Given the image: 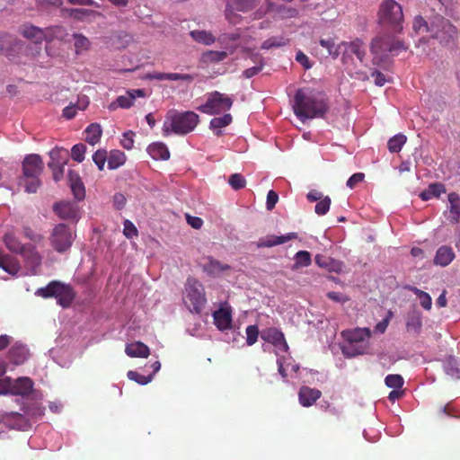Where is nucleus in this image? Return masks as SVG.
Segmentation results:
<instances>
[{
	"label": "nucleus",
	"mask_w": 460,
	"mask_h": 460,
	"mask_svg": "<svg viewBox=\"0 0 460 460\" xmlns=\"http://www.w3.org/2000/svg\"><path fill=\"white\" fill-rule=\"evenodd\" d=\"M328 109V103L323 98L307 94L304 90L296 92L293 110L302 121L306 119L322 118Z\"/></svg>",
	"instance_id": "nucleus-2"
},
{
	"label": "nucleus",
	"mask_w": 460,
	"mask_h": 460,
	"mask_svg": "<svg viewBox=\"0 0 460 460\" xmlns=\"http://www.w3.org/2000/svg\"><path fill=\"white\" fill-rule=\"evenodd\" d=\"M123 225H124L123 234L127 238L131 239L133 237L137 236L138 231L137 229V227L135 226V225L131 221L126 219L124 221Z\"/></svg>",
	"instance_id": "nucleus-55"
},
{
	"label": "nucleus",
	"mask_w": 460,
	"mask_h": 460,
	"mask_svg": "<svg viewBox=\"0 0 460 460\" xmlns=\"http://www.w3.org/2000/svg\"><path fill=\"white\" fill-rule=\"evenodd\" d=\"M50 161L58 165H66L68 162V152L64 148H54L49 152Z\"/></svg>",
	"instance_id": "nucleus-36"
},
{
	"label": "nucleus",
	"mask_w": 460,
	"mask_h": 460,
	"mask_svg": "<svg viewBox=\"0 0 460 460\" xmlns=\"http://www.w3.org/2000/svg\"><path fill=\"white\" fill-rule=\"evenodd\" d=\"M321 395L322 393L318 389L302 386L298 394L299 402L305 407H309L313 405Z\"/></svg>",
	"instance_id": "nucleus-20"
},
{
	"label": "nucleus",
	"mask_w": 460,
	"mask_h": 460,
	"mask_svg": "<svg viewBox=\"0 0 460 460\" xmlns=\"http://www.w3.org/2000/svg\"><path fill=\"white\" fill-rule=\"evenodd\" d=\"M286 44V40L283 37H270L265 41H263L261 45V49H270L273 48L282 47Z\"/></svg>",
	"instance_id": "nucleus-48"
},
{
	"label": "nucleus",
	"mask_w": 460,
	"mask_h": 460,
	"mask_svg": "<svg viewBox=\"0 0 460 460\" xmlns=\"http://www.w3.org/2000/svg\"><path fill=\"white\" fill-rule=\"evenodd\" d=\"M294 261L295 263L292 267L293 270L307 267L312 262L311 254L307 251H299L295 254Z\"/></svg>",
	"instance_id": "nucleus-37"
},
{
	"label": "nucleus",
	"mask_w": 460,
	"mask_h": 460,
	"mask_svg": "<svg viewBox=\"0 0 460 460\" xmlns=\"http://www.w3.org/2000/svg\"><path fill=\"white\" fill-rule=\"evenodd\" d=\"M93 160L95 164L98 166L100 171H102L105 165L106 161L108 162V155L106 150L99 149L97 150L93 155Z\"/></svg>",
	"instance_id": "nucleus-50"
},
{
	"label": "nucleus",
	"mask_w": 460,
	"mask_h": 460,
	"mask_svg": "<svg viewBox=\"0 0 460 460\" xmlns=\"http://www.w3.org/2000/svg\"><path fill=\"white\" fill-rule=\"evenodd\" d=\"M8 358L13 364L22 365L28 358V349L23 345H13L8 351Z\"/></svg>",
	"instance_id": "nucleus-25"
},
{
	"label": "nucleus",
	"mask_w": 460,
	"mask_h": 460,
	"mask_svg": "<svg viewBox=\"0 0 460 460\" xmlns=\"http://www.w3.org/2000/svg\"><path fill=\"white\" fill-rule=\"evenodd\" d=\"M455 257L456 254L452 247L443 245L438 249L434 258V263L441 267H446L453 261Z\"/></svg>",
	"instance_id": "nucleus-22"
},
{
	"label": "nucleus",
	"mask_w": 460,
	"mask_h": 460,
	"mask_svg": "<svg viewBox=\"0 0 460 460\" xmlns=\"http://www.w3.org/2000/svg\"><path fill=\"white\" fill-rule=\"evenodd\" d=\"M147 152L155 160H168L170 158V152L165 144L162 142H155L148 146Z\"/></svg>",
	"instance_id": "nucleus-27"
},
{
	"label": "nucleus",
	"mask_w": 460,
	"mask_h": 460,
	"mask_svg": "<svg viewBox=\"0 0 460 460\" xmlns=\"http://www.w3.org/2000/svg\"><path fill=\"white\" fill-rule=\"evenodd\" d=\"M64 12L69 17H72L78 21H82L85 17H88L90 15H94V14L100 15L99 13L93 11V10H87V9L68 8V9H65Z\"/></svg>",
	"instance_id": "nucleus-38"
},
{
	"label": "nucleus",
	"mask_w": 460,
	"mask_h": 460,
	"mask_svg": "<svg viewBox=\"0 0 460 460\" xmlns=\"http://www.w3.org/2000/svg\"><path fill=\"white\" fill-rule=\"evenodd\" d=\"M408 331L413 330L414 332H420L421 328V320L419 316L409 317L406 323Z\"/></svg>",
	"instance_id": "nucleus-59"
},
{
	"label": "nucleus",
	"mask_w": 460,
	"mask_h": 460,
	"mask_svg": "<svg viewBox=\"0 0 460 460\" xmlns=\"http://www.w3.org/2000/svg\"><path fill=\"white\" fill-rule=\"evenodd\" d=\"M245 332H246L247 345H249V346L253 345L257 341L258 336L260 333L258 326L255 324L249 325V326H247Z\"/></svg>",
	"instance_id": "nucleus-51"
},
{
	"label": "nucleus",
	"mask_w": 460,
	"mask_h": 460,
	"mask_svg": "<svg viewBox=\"0 0 460 460\" xmlns=\"http://www.w3.org/2000/svg\"><path fill=\"white\" fill-rule=\"evenodd\" d=\"M72 192L75 198L78 200H82L85 196V190L83 182L70 185Z\"/></svg>",
	"instance_id": "nucleus-60"
},
{
	"label": "nucleus",
	"mask_w": 460,
	"mask_h": 460,
	"mask_svg": "<svg viewBox=\"0 0 460 460\" xmlns=\"http://www.w3.org/2000/svg\"><path fill=\"white\" fill-rule=\"evenodd\" d=\"M214 323L220 331H226L231 328L232 313L229 308L220 307L213 313Z\"/></svg>",
	"instance_id": "nucleus-16"
},
{
	"label": "nucleus",
	"mask_w": 460,
	"mask_h": 460,
	"mask_svg": "<svg viewBox=\"0 0 460 460\" xmlns=\"http://www.w3.org/2000/svg\"><path fill=\"white\" fill-rule=\"evenodd\" d=\"M409 290L413 292L420 298V305L424 309L429 310L431 308L432 300L428 293L417 288L416 287H411L409 288Z\"/></svg>",
	"instance_id": "nucleus-42"
},
{
	"label": "nucleus",
	"mask_w": 460,
	"mask_h": 460,
	"mask_svg": "<svg viewBox=\"0 0 460 460\" xmlns=\"http://www.w3.org/2000/svg\"><path fill=\"white\" fill-rule=\"evenodd\" d=\"M12 384L13 379L11 377L0 379V394H12Z\"/></svg>",
	"instance_id": "nucleus-57"
},
{
	"label": "nucleus",
	"mask_w": 460,
	"mask_h": 460,
	"mask_svg": "<svg viewBox=\"0 0 460 460\" xmlns=\"http://www.w3.org/2000/svg\"><path fill=\"white\" fill-rule=\"evenodd\" d=\"M385 385L394 388L401 389L403 385V378L400 375H388L385 379Z\"/></svg>",
	"instance_id": "nucleus-46"
},
{
	"label": "nucleus",
	"mask_w": 460,
	"mask_h": 460,
	"mask_svg": "<svg viewBox=\"0 0 460 460\" xmlns=\"http://www.w3.org/2000/svg\"><path fill=\"white\" fill-rule=\"evenodd\" d=\"M85 151L86 146L84 144H76L71 149V156L75 162L81 163L84 159Z\"/></svg>",
	"instance_id": "nucleus-49"
},
{
	"label": "nucleus",
	"mask_w": 460,
	"mask_h": 460,
	"mask_svg": "<svg viewBox=\"0 0 460 460\" xmlns=\"http://www.w3.org/2000/svg\"><path fill=\"white\" fill-rule=\"evenodd\" d=\"M261 337L263 341L274 345L277 355H279V351L286 352L288 350L285 335L278 329L268 328L263 330L261 333Z\"/></svg>",
	"instance_id": "nucleus-13"
},
{
	"label": "nucleus",
	"mask_w": 460,
	"mask_h": 460,
	"mask_svg": "<svg viewBox=\"0 0 460 460\" xmlns=\"http://www.w3.org/2000/svg\"><path fill=\"white\" fill-rule=\"evenodd\" d=\"M233 121V117L229 113H225L222 117H215L209 122V128L212 129L216 136L222 135L221 128L227 127Z\"/></svg>",
	"instance_id": "nucleus-28"
},
{
	"label": "nucleus",
	"mask_w": 460,
	"mask_h": 460,
	"mask_svg": "<svg viewBox=\"0 0 460 460\" xmlns=\"http://www.w3.org/2000/svg\"><path fill=\"white\" fill-rule=\"evenodd\" d=\"M371 332L368 328H356L354 330L342 332V336L349 342V346L344 347L342 349L343 354L349 357L364 354L368 349V346L367 344H360L357 347V345L364 342L365 339L369 338Z\"/></svg>",
	"instance_id": "nucleus-8"
},
{
	"label": "nucleus",
	"mask_w": 460,
	"mask_h": 460,
	"mask_svg": "<svg viewBox=\"0 0 460 460\" xmlns=\"http://www.w3.org/2000/svg\"><path fill=\"white\" fill-rule=\"evenodd\" d=\"M315 263L330 272L340 273L343 270V263L329 256L317 254L314 258Z\"/></svg>",
	"instance_id": "nucleus-18"
},
{
	"label": "nucleus",
	"mask_w": 460,
	"mask_h": 460,
	"mask_svg": "<svg viewBox=\"0 0 460 460\" xmlns=\"http://www.w3.org/2000/svg\"><path fill=\"white\" fill-rule=\"evenodd\" d=\"M53 211L63 220H77L79 218V208L74 202H57L53 205Z\"/></svg>",
	"instance_id": "nucleus-14"
},
{
	"label": "nucleus",
	"mask_w": 460,
	"mask_h": 460,
	"mask_svg": "<svg viewBox=\"0 0 460 460\" xmlns=\"http://www.w3.org/2000/svg\"><path fill=\"white\" fill-rule=\"evenodd\" d=\"M449 202V216L448 219L456 224L460 219V196L456 192H451L447 196Z\"/></svg>",
	"instance_id": "nucleus-26"
},
{
	"label": "nucleus",
	"mask_w": 460,
	"mask_h": 460,
	"mask_svg": "<svg viewBox=\"0 0 460 460\" xmlns=\"http://www.w3.org/2000/svg\"><path fill=\"white\" fill-rule=\"evenodd\" d=\"M446 192L445 185L440 182H435L420 192V198L426 201L432 198H438L442 193Z\"/></svg>",
	"instance_id": "nucleus-29"
},
{
	"label": "nucleus",
	"mask_w": 460,
	"mask_h": 460,
	"mask_svg": "<svg viewBox=\"0 0 460 460\" xmlns=\"http://www.w3.org/2000/svg\"><path fill=\"white\" fill-rule=\"evenodd\" d=\"M195 76L190 74H179V73H169V80L171 81H185L188 83H191L194 80Z\"/></svg>",
	"instance_id": "nucleus-61"
},
{
	"label": "nucleus",
	"mask_w": 460,
	"mask_h": 460,
	"mask_svg": "<svg viewBox=\"0 0 460 460\" xmlns=\"http://www.w3.org/2000/svg\"><path fill=\"white\" fill-rule=\"evenodd\" d=\"M22 33L25 38L32 40L37 44H40L44 40H49L46 31L33 25H24Z\"/></svg>",
	"instance_id": "nucleus-24"
},
{
	"label": "nucleus",
	"mask_w": 460,
	"mask_h": 460,
	"mask_svg": "<svg viewBox=\"0 0 460 460\" xmlns=\"http://www.w3.org/2000/svg\"><path fill=\"white\" fill-rule=\"evenodd\" d=\"M253 60L254 61H257L259 60V65L255 66H252V67H250V68H247L245 69L243 72V75L245 77V78H252V76L256 75L257 74H259L262 68H263V66H264V63H263V60H262V58L260 57L259 55H253Z\"/></svg>",
	"instance_id": "nucleus-43"
},
{
	"label": "nucleus",
	"mask_w": 460,
	"mask_h": 460,
	"mask_svg": "<svg viewBox=\"0 0 460 460\" xmlns=\"http://www.w3.org/2000/svg\"><path fill=\"white\" fill-rule=\"evenodd\" d=\"M406 137L402 134H397L388 141V149L391 153H398L406 142Z\"/></svg>",
	"instance_id": "nucleus-40"
},
{
	"label": "nucleus",
	"mask_w": 460,
	"mask_h": 460,
	"mask_svg": "<svg viewBox=\"0 0 460 460\" xmlns=\"http://www.w3.org/2000/svg\"><path fill=\"white\" fill-rule=\"evenodd\" d=\"M287 241L288 235H267L259 239V241L257 242V247H273L279 244L285 243Z\"/></svg>",
	"instance_id": "nucleus-32"
},
{
	"label": "nucleus",
	"mask_w": 460,
	"mask_h": 460,
	"mask_svg": "<svg viewBox=\"0 0 460 460\" xmlns=\"http://www.w3.org/2000/svg\"><path fill=\"white\" fill-rule=\"evenodd\" d=\"M412 28L416 32L429 30L427 22L421 16H416L414 18Z\"/></svg>",
	"instance_id": "nucleus-62"
},
{
	"label": "nucleus",
	"mask_w": 460,
	"mask_h": 460,
	"mask_svg": "<svg viewBox=\"0 0 460 460\" xmlns=\"http://www.w3.org/2000/svg\"><path fill=\"white\" fill-rule=\"evenodd\" d=\"M3 242L5 247L12 252L21 253L26 247L16 236L13 229H9L3 236Z\"/></svg>",
	"instance_id": "nucleus-21"
},
{
	"label": "nucleus",
	"mask_w": 460,
	"mask_h": 460,
	"mask_svg": "<svg viewBox=\"0 0 460 460\" xmlns=\"http://www.w3.org/2000/svg\"><path fill=\"white\" fill-rule=\"evenodd\" d=\"M74 241V235L70 227L66 224L57 225L49 236L51 246L58 252L67 251Z\"/></svg>",
	"instance_id": "nucleus-10"
},
{
	"label": "nucleus",
	"mask_w": 460,
	"mask_h": 460,
	"mask_svg": "<svg viewBox=\"0 0 460 460\" xmlns=\"http://www.w3.org/2000/svg\"><path fill=\"white\" fill-rule=\"evenodd\" d=\"M102 133V130L101 126L97 123H93L89 125L84 130L85 141L88 144L94 146L96 143L100 141Z\"/></svg>",
	"instance_id": "nucleus-31"
},
{
	"label": "nucleus",
	"mask_w": 460,
	"mask_h": 460,
	"mask_svg": "<svg viewBox=\"0 0 460 460\" xmlns=\"http://www.w3.org/2000/svg\"><path fill=\"white\" fill-rule=\"evenodd\" d=\"M74 37V40H75V52L76 54H80L82 53L83 51H85L87 50L89 48H90V41L89 40L84 36L83 34L81 33H75L73 35Z\"/></svg>",
	"instance_id": "nucleus-41"
},
{
	"label": "nucleus",
	"mask_w": 460,
	"mask_h": 460,
	"mask_svg": "<svg viewBox=\"0 0 460 460\" xmlns=\"http://www.w3.org/2000/svg\"><path fill=\"white\" fill-rule=\"evenodd\" d=\"M199 122V116L194 111L170 110L165 115L162 128L164 137L172 134L183 136L192 132Z\"/></svg>",
	"instance_id": "nucleus-1"
},
{
	"label": "nucleus",
	"mask_w": 460,
	"mask_h": 460,
	"mask_svg": "<svg viewBox=\"0 0 460 460\" xmlns=\"http://www.w3.org/2000/svg\"><path fill=\"white\" fill-rule=\"evenodd\" d=\"M295 59L305 70H309L314 66V62L301 50H297Z\"/></svg>",
	"instance_id": "nucleus-53"
},
{
	"label": "nucleus",
	"mask_w": 460,
	"mask_h": 460,
	"mask_svg": "<svg viewBox=\"0 0 460 460\" xmlns=\"http://www.w3.org/2000/svg\"><path fill=\"white\" fill-rule=\"evenodd\" d=\"M134 133L129 130V131H127L125 132L123 135H122V138L120 140V144L121 146L125 148V149H131L134 146V139H133V137H134Z\"/></svg>",
	"instance_id": "nucleus-58"
},
{
	"label": "nucleus",
	"mask_w": 460,
	"mask_h": 460,
	"mask_svg": "<svg viewBox=\"0 0 460 460\" xmlns=\"http://www.w3.org/2000/svg\"><path fill=\"white\" fill-rule=\"evenodd\" d=\"M128 379L135 381L136 383L145 385L153 380V375L143 376L137 371L129 370L127 373Z\"/></svg>",
	"instance_id": "nucleus-44"
},
{
	"label": "nucleus",
	"mask_w": 460,
	"mask_h": 460,
	"mask_svg": "<svg viewBox=\"0 0 460 460\" xmlns=\"http://www.w3.org/2000/svg\"><path fill=\"white\" fill-rule=\"evenodd\" d=\"M33 381L30 377H18L13 380L12 395H28L33 389Z\"/></svg>",
	"instance_id": "nucleus-19"
},
{
	"label": "nucleus",
	"mask_w": 460,
	"mask_h": 460,
	"mask_svg": "<svg viewBox=\"0 0 460 460\" xmlns=\"http://www.w3.org/2000/svg\"><path fill=\"white\" fill-rule=\"evenodd\" d=\"M279 200V195L276 191L270 190L267 194L266 208L268 210H272Z\"/></svg>",
	"instance_id": "nucleus-64"
},
{
	"label": "nucleus",
	"mask_w": 460,
	"mask_h": 460,
	"mask_svg": "<svg viewBox=\"0 0 460 460\" xmlns=\"http://www.w3.org/2000/svg\"><path fill=\"white\" fill-rule=\"evenodd\" d=\"M319 44L327 49L328 54L332 56L333 58H337L340 55V46H336L335 41L332 38L328 39H321L319 40Z\"/></svg>",
	"instance_id": "nucleus-39"
},
{
	"label": "nucleus",
	"mask_w": 460,
	"mask_h": 460,
	"mask_svg": "<svg viewBox=\"0 0 460 460\" xmlns=\"http://www.w3.org/2000/svg\"><path fill=\"white\" fill-rule=\"evenodd\" d=\"M190 35L196 42L204 44L206 46H210L216 41L215 36L207 31H191Z\"/></svg>",
	"instance_id": "nucleus-33"
},
{
	"label": "nucleus",
	"mask_w": 460,
	"mask_h": 460,
	"mask_svg": "<svg viewBox=\"0 0 460 460\" xmlns=\"http://www.w3.org/2000/svg\"><path fill=\"white\" fill-rule=\"evenodd\" d=\"M229 185L235 190L243 189L246 185L245 178L240 173H234L228 179Z\"/></svg>",
	"instance_id": "nucleus-45"
},
{
	"label": "nucleus",
	"mask_w": 460,
	"mask_h": 460,
	"mask_svg": "<svg viewBox=\"0 0 460 460\" xmlns=\"http://www.w3.org/2000/svg\"><path fill=\"white\" fill-rule=\"evenodd\" d=\"M378 23L391 30L393 32L401 33L403 30V13L400 4L394 0H383L378 10Z\"/></svg>",
	"instance_id": "nucleus-5"
},
{
	"label": "nucleus",
	"mask_w": 460,
	"mask_h": 460,
	"mask_svg": "<svg viewBox=\"0 0 460 460\" xmlns=\"http://www.w3.org/2000/svg\"><path fill=\"white\" fill-rule=\"evenodd\" d=\"M436 26L434 38L438 39L441 44L448 45L457 38V28L449 20L440 17Z\"/></svg>",
	"instance_id": "nucleus-12"
},
{
	"label": "nucleus",
	"mask_w": 460,
	"mask_h": 460,
	"mask_svg": "<svg viewBox=\"0 0 460 460\" xmlns=\"http://www.w3.org/2000/svg\"><path fill=\"white\" fill-rule=\"evenodd\" d=\"M240 38H241V34L239 32V30H237V31H235L234 32L222 33L217 38V41L221 45L226 46L229 49V53L230 54H233L234 52V50L236 49L237 45H235V46H229V43L232 42V41H236Z\"/></svg>",
	"instance_id": "nucleus-34"
},
{
	"label": "nucleus",
	"mask_w": 460,
	"mask_h": 460,
	"mask_svg": "<svg viewBox=\"0 0 460 460\" xmlns=\"http://www.w3.org/2000/svg\"><path fill=\"white\" fill-rule=\"evenodd\" d=\"M125 353L130 358H147L150 355L149 348L141 341L128 343Z\"/></svg>",
	"instance_id": "nucleus-23"
},
{
	"label": "nucleus",
	"mask_w": 460,
	"mask_h": 460,
	"mask_svg": "<svg viewBox=\"0 0 460 460\" xmlns=\"http://www.w3.org/2000/svg\"><path fill=\"white\" fill-rule=\"evenodd\" d=\"M228 56V52L226 51H215V50H208L205 53L204 57L205 58L213 63H217L220 61H223L226 59Z\"/></svg>",
	"instance_id": "nucleus-47"
},
{
	"label": "nucleus",
	"mask_w": 460,
	"mask_h": 460,
	"mask_svg": "<svg viewBox=\"0 0 460 460\" xmlns=\"http://www.w3.org/2000/svg\"><path fill=\"white\" fill-rule=\"evenodd\" d=\"M21 254L23 256L25 263L27 267L30 268L31 272L36 274L42 261V257L39 252L34 246L28 245Z\"/></svg>",
	"instance_id": "nucleus-15"
},
{
	"label": "nucleus",
	"mask_w": 460,
	"mask_h": 460,
	"mask_svg": "<svg viewBox=\"0 0 460 460\" xmlns=\"http://www.w3.org/2000/svg\"><path fill=\"white\" fill-rule=\"evenodd\" d=\"M126 161V155L119 150L111 151L108 156V167L111 170H114L124 164Z\"/></svg>",
	"instance_id": "nucleus-35"
},
{
	"label": "nucleus",
	"mask_w": 460,
	"mask_h": 460,
	"mask_svg": "<svg viewBox=\"0 0 460 460\" xmlns=\"http://www.w3.org/2000/svg\"><path fill=\"white\" fill-rule=\"evenodd\" d=\"M118 106L123 109H128L134 104V96L127 93L126 95L119 96L116 100Z\"/></svg>",
	"instance_id": "nucleus-56"
},
{
	"label": "nucleus",
	"mask_w": 460,
	"mask_h": 460,
	"mask_svg": "<svg viewBox=\"0 0 460 460\" xmlns=\"http://www.w3.org/2000/svg\"><path fill=\"white\" fill-rule=\"evenodd\" d=\"M365 175L362 172H357L351 175L347 181V186L350 189H353L357 186V184L362 182L364 181Z\"/></svg>",
	"instance_id": "nucleus-63"
},
{
	"label": "nucleus",
	"mask_w": 460,
	"mask_h": 460,
	"mask_svg": "<svg viewBox=\"0 0 460 460\" xmlns=\"http://www.w3.org/2000/svg\"><path fill=\"white\" fill-rule=\"evenodd\" d=\"M49 168L52 171L53 179L55 181H59L65 172V165H58L54 163L48 164Z\"/></svg>",
	"instance_id": "nucleus-54"
},
{
	"label": "nucleus",
	"mask_w": 460,
	"mask_h": 460,
	"mask_svg": "<svg viewBox=\"0 0 460 460\" xmlns=\"http://www.w3.org/2000/svg\"><path fill=\"white\" fill-rule=\"evenodd\" d=\"M341 46L344 48L345 55L353 54L363 63L366 57V46L361 40L356 39L350 42H341Z\"/></svg>",
	"instance_id": "nucleus-17"
},
{
	"label": "nucleus",
	"mask_w": 460,
	"mask_h": 460,
	"mask_svg": "<svg viewBox=\"0 0 460 460\" xmlns=\"http://www.w3.org/2000/svg\"><path fill=\"white\" fill-rule=\"evenodd\" d=\"M182 299L190 313L200 314L207 304L203 285L194 278H188Z\"/></svg>",
	"instance_id": "nucleus-6"
},
{
	"label": "nucleus",
	"mask_w": 460,
	"mask_h": 460,
	"mask_svg": "<svg viewBox=\"0 0 460 460\" xmlns=\"http://www.w3.org/2000/svg\"><path fill=\"white\" fill-rule=\"evenodd\" d=\"M0 268L11 275H15L19 271L20 266L14 258L4 255L0 251Z\"/></svg>",
	"instance_id": "nucleus-30"
},
{
	"label": "nucleus",
	"mask_w": 460,
	"mask_h": 460,
	"mask_svg": "<svg viewBox=\"0 0 460 460\" xmlns=\"http://www.w3.org/2000/svg\"><path fill=\"white\" fill-rule=\"evenodd\" d=\"M407 46L404 42L391 34H379L372 39L370 43V51L373 55V64L381 65L388 56V53L397 55L402 50H406Z\"/></svg>",
	"instance_id": "nucleus-3"
},
{
	"label": "nucleus",
	"mask_w": 460,
	"mask_h": 460,
	"mask_svg": "<svg viewBox=\"0 0 460 460\" xmlns=\"http://www.w3.org/2000/svg\"><path fill=\"white\" fill-rule=\"evenodd\" d=\"M36 295L43 298L55 297L58 304L64 308L70 306L75 296L73 288L69 285L56 280L49 282L44 288H39Z\"/></svg>",
	"instance_id": "nucleus-7"
},
{
	"label": "nucleus",
	"mask_w": 460,
	"mask_h": 460,
	"mask_svg": "<svg viewBox=\"0 0 460 460\" xmlns=\"http://www.w3.org/2000/svg\"><path fill=\"white\" fill-rule=\"evenodd\" d=\"M44 170V163L37 154L27 155L22 163V181L28 193H35L41 185L40 176Z\"/></svg>",
	"instance_id": "nucleus-4"
},
{
	"label": "nucleus",
	"mask_w": 460,
	"mask_h": 460,
	"mask_svg": "<svg viewBox=\"0 0 460 460\" xmlns=\"http://www.w3.org/2000/svg\"><path fill=\"white\" fill-rule=\"evenodd\" d=\"M331 202V199L328 196L324 197L315 205L314 212L319 216L325 215L330 209Z\"/></svg>",
	"instance_id": "nucleus-52"
},
{
	"label": "nucleus",
	"mask_w": 460,
	"mask_h": 460,
	"mask_svg": "<svg viewBox=\"0 0 460 460\" xmlns=\"http://www.w3.org/2000/svg\"><path fill=\"white\" fill-rule=\"evenodd\" d=\"M226 18L232 23L236 24L241 16L234 13V10L238 12H248L255 8L260 0H226Z\"/></svg>",
	"instance_id": "nucleus-11"
},
{
	"label": "nucleus",
	"mask_w": 460,
	"mask_h": 460,
	"mask_svg": "<svg viewBox=\"0 0 460 460\" xmlns=\"http://www.w3.org/2000/svg\"><path fill=\"white\" fill-rule=\"evenodd\" d=\"M233 99L220 92L214 91L208 93L206 102L198 107L205 114L217 115L229 111L233 106Z\"/></svg>",
	"instance_id": "nucleus-9"
}]
</instances>
